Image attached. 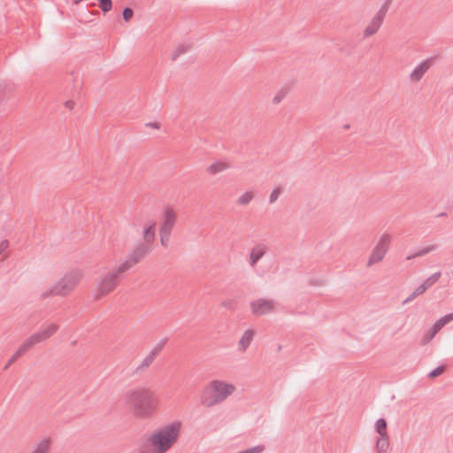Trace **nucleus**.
<instances>
[{
  "instance_id": "nucleus-1",
  "label": "nucleus",
  "mask_w": 453,
  "mask_h": 453,
  "mask_svg": "<svg viewBox=\"0 0 453 453\" xmlns=\"http://www.w3.org/2000/svg\"><path fill=\"white\" fill-rule=\"evenodd\" d=\"M181 424L175 421L165 425L151 433L142 445V453H165L177 441L180 436Z\"/></svg>"
},
{
  "instance_id": "nucleus-2",
  "label": "nucleus",
  "mask_w": 453,
  "mask_h": 453,
  "mask_svg": "<svg viewBox=\"0 0 453 453\" xmlns=\"http://www.w3.org/2000/svg\"><path fill=\"white\" fill-rule=\"evenodd\" d=\"M127 403L135 417L146 418L156 411L158 400L154 391L146 388H135L125 393Z\"/></svg>"
},
{
  "instance_id": "nucleus-3",
  "label": "nucleus",
  "mask_w": 453,
  "mask_h": 453,
  "mask_svg": "<svg viewBox=\"0 0 453 453\" xmlns=\"http://www.w3.org/2000/svg\"><path fill=\"white\" fill-rule=\"evenodd\" d=\"M235 391V386L225 380H212L203 388L200 395V403L207 408L223 403Z\"/></svg>"
},
{
  "instance_id": "nucleus-4",
  "label": "nucleus",
  "mask_w": 453,
  "mask_h": 453,
  "mask_svg": "<svg viewBox=\"0 0 453 453\" xmlns=\"http://www.w3.org/2000/svg\"><path fill=\"white\" fill-rule=\"evenodd\" d=\"M83 276L81 270H72L67 272L64 277L41 294L42 299H46L52 296H67L80 282Z\"/></svg>"
},
{
  "instance_id": "nucleus-5",
  "label": "nucleus",
  "mask_w": 453,
  "mask_h": 453,
  "mask_svg": "<svg viewBox=\"0 0 453 453\" xmlns=\"http://www.w3.org/2000/svg\"><path fill=\"white\" fill-rule=\"evenodd\" d=\"M125 273V271L120 270V265H119L107 273H103L97 280L96 298L112 292L122 280Z\"/></svg>"
},
{
  "instance_id": "nucleus-6",
  "label": "nucleus",
  "mask_w": 453,
  "mask_h": 453,
  "mask_svg": "<svg viewBox=\"0 0 453 453\" xmlns=\"http://www.w3.org/2000/svg\"><path fill=\"white\" fill-rule=\"evenodd\" d=\"M150 246L146 243H139L134 246L127 254L126 260L119 265L120 270L127 272L131 269L146 257L150 252Z\"/></svg>"
},
{
  "instance_id": "nucleus-7",
  "label": "nucleus",
  "mask_w": 453,
  "mask_h": 453,
  "mask_svg": "<svg viewBox=\"0 0 453 453\" xmlns=\"http://www.w3.org/2000/svg\"><path fill=\"white\" fill-rule=\"evenodd\" d=\"M391 238L388 234H383L378 243L373 248L372 254L367 261V266L380 262L388 250Z\"/></svg>"
},
{
  "instance_id": "nucleus-8",
  "label": "nucleus",
  "mask_w": 453,
  "mask_h": 453,
  "mask_svg": "<svg viewBox=\"0 0 453 453\" xmlns=\"http://www.w3.org/2000/svg\"><path fill=\"white\" fill-rule=\"evenodd\" d=\"M167 339L160 340L150 350V352L142 360V362L136 366L134 371V374L143 373L154 362L157 356L161 352L164 346L165 345Z\"/></svg>"
},
{
  "instance_id": "nucleus-9",
  "label": "nucleus",
  "mask_w": 453,
  "mask_h": 453,
  "mask_svg": "<svg viewBox=\"0 0 453 453\" xmlns=\"http://www.w3.org/2000/svg\"><path fill=\"white\" fill-rule=\"evenodd\" d=\"M391 3V0H387L382 6L380 8L378 12L375 14V16L372 18L371 23L366 27V28L364 30V36L365 37H370L373 35L380 27L383 19L386 16V13L388 12L389 4Z\"/></svg>"
},
{
  "instance_id": "nucleus-10",
  "label": "nucleus",
  "mask_w": 453,
  "mask_h": 453,
  "mask_svg": "<svg viewBox=\"0 0 453 453\" xmlns=\"http://www.w3.org/2000/svg\"><path fill=\"white\" fill-rule=\"evenodd\" d=\"M250 308L253 314L265 315L273 311L274 302L269 299H257L250 303Z\"/></svg>"
},
{
  "instance_id": "nucleus-11",
  "label": "nucleus",
  "mask_w": 453,
  "mask_h": 453,
  "mask_svg": "<svg viewBox=\"0 0 453 453\" xmlns=\"http://www.w3.org/2000/svg\"><path fill=\"white\" fill-rule=\"evenodd\" d=\"M176 213L172 208H166L165 210L163 221L159 227V232L171 234L176 222Z\"/></svg>"
},
{
  "instance_id": "nucleus-12",
  "label": "nucleus",
  "mask_w": 453,
  "mask_h": 453,
  "mask_svg": "<svg viewBox=\"0 0 453 453\" xmlns=\"http://www.w3.org/2000/svg\"><path fill=\"white\" fill-rule=\"evenodd\" d=\"M434 62V58H427L418 64L410 74V80L411 82H418L425 73L431 68Z\"/></svg>"
},
{
  "instance_id": "nucleus-13",
  "label": "nucleus",
  "mask_w": 453,
  "mask_h": 453,
  "mask_svg": "<svg viewBox=\"0 0 453 453\" xmlns=\"http://www.w3.org/2000/svg\"><path fill=\"white\" fill-rule=\"evenodd\" d=\"M453 320V313H449L441 318H440L438 320L434 322L433 326L429 329L427 333L424 335V341L428 342L432 338L434 337V335L449 322Z\"/></svg>"
},
{
  "instance_id": "nucleus-14",
  "label": "nucleus",
  "mask_w": 453,
  "mask_h": 453,
  "mask_svg": "<svg viewBox=\"0 0 453 453\" xmlns=\"http://www.w3.org/2000/svg\"><path fill=\"white\" fill-rule=\"evenodd\" d=\"M267 250L268 247L265 243H258L255 245L250 252V265L254 267Z\"/></svg>"
},
{
  "instance_id": "nucleus-15",
  "label": "nucleus",
  "mask_w": 453,
  "mask_h": 453,
  "mask_svg": "<svg viewBox=\"0 0 453 453\" xmlns=\"http://www.w3.org/2000/svg\"><path fill=\"white\" fill-rule=\"evenodd\" d=\"M58 329V326L55 323H52L46 327L42 328L39 332L35 333V335L38 342H42L53 335Z\"/></svg>"
},
{
  "instance_id": "nucleus-16",
  "label": "nucleus",
  "mask_w": 453,
  "mask_h": 453,
  "mask_svg": "<svg viewBox=\"0 0 453 453\" xmlns=\"http://www.w3.org/2000/svg\"><path fill=\"white\" fill-rule=\"evenodd\" d=\"M255 335V331L252 329H247L243 334L242 335L241 339L238 342V349L241 352H245L248 349V347L250 345L251 342L253 341Z\"/></svg>"
},
{
  "instance_id": "nucleus-17",
  "label": "nucleus",
  "mask_w": 453,
  "mask_h": 453,
  "mask_svg": "<svg viewBox=\"0 0 453 453\" xmlns=\"http://www.w3.org/2000/svg\"><path fill=\"white\" fill-rule=\"evenodd\" d=\"M436 249V245H428L422 249L413 250L410 251L409 255L406 257V260H411L415 257L425 256L432 251H434Z\"/></svg>"
},
{
  "instance_id": "nucleus-18",
  "label": "nucleus",
  "mask_w": 453,
  "mask_h": 453,
  "mask_svg": "<svg viewBox=\"0 0 453 453\" xmlns=\"http://www.w3.org/2000/svg\"><path fill=\"white\" fill-rule=\"evenodd\" d=\"M40 343L36 339L35 334L27 338L24 342L18 349V355H24L27 351L33 348L34 345Z\"/></svg>"
},
{
  "instance_id": "nucleus-19",
  "label": "nucleus",
  "mask_w": 453,
  "mask_h": 453,
  "mask_svg": "<svg viewBox=\"0 0 453 453\" xmlns=\"http://www.w3.org/2000/svg\"><path fill=\"white\" fill-rule=\"evenodd\" d=\"M191 48V44L189 43H182L179 44L174 50H173L171 54V59L173 61L176 60L180 55L187 53Z\"/></svg>"
},
{
  "instance_id": "nucleus-20",
  "label": "nucleus",
  "mask_w": 453,
  "mask_h": 453,
  "mask_svg": "<svg viewBox=\"0 0 453 453\" xmlns=\"http://www.w3.org/2000/svg\"><path fill=\"white\" fill-rule=\"evenodd\" d=\"M155 223H152L150 226H147L143 231V243H146L149 246H150V243H152L155 239Z\"/></svg>"
},
{
  "instance_id": "nucleus-21",
  "label": "nucleus",
  "mask_w": 453,
  "mask_h": 453,
  "mask_svg": "<svg viewBox=\"0 0 453 453\" xmlns=\"http://www.w3.org/2000/svg\"><path fill=\"white\" fill-rule=\"evenodd\" d=\"M228 167H229V165L226 163L222 162V161H217V162H214L213 164H211L208 167V172L211 174H216V173H221V172L226 170Z\"/></svg>"
},
{
  "instance_id": "nucleus-22",
  "label": "nucleus",
  "mask_w": 453,
  "mask_h": 453,
  "mask_svg": "<svg viewBox=\"0 0 453 453\" xmlns=\"http://www.w3.org/2000/svg\"><path fill=\"white\" fill-rule=\"evenodd\" d=\"M389 442L388 435H380L376 441V449L379 453L384 452L388 449Z\"/></svg>"
},
{
  "instance_id": "nucleus-23",
  "label": "nucleus",
  "mask_w": 453,
  "mask_h": 453,
  "mask_svg": "<svg viewBox=\"0 0 453 453\" xmlns=\"http://www.w3.org/2000/svg\"><path fill=\"white\" fill-rule=\"evenodd\" d=\"M254 198V192L253 191H246L242 196H239L237 199V203L239 205H247L249 204L252 199Z\"/></svg>"
},
{
  "instance_id": "nucleus-24",
  "label": "nucleus",
  "mask_w": 453,
  "mask_h": 453,
  "mask_svg": "<svg viewBox=\"0 0 453 453\" xmlns=\"http://www.w3.org/2000/svg\"><path fill=\"white\" fill-rule=\"evenodd\" d=\"M50 449V440L44 439L40 441L31 453H48Z\"/></svg>"
},
{
  "instance_id": "nucleus-25",
  "label": "nucleus",
  "mask_w": 453,
  "mask_h": 453,
  "mask_svg": "<svg viewBox=\"0 0 453 453\" xmlns=\"http://www.w3.org/2000/svg\"><path fill=\"white\" fill-rule=\"evenodd\" d=\"M375 429L379 435L387 434V422L384 418H379L375 424Z\"/></svg>"
},
{
  "instance_id": "nucleus-26",
  "label": "nucleus",
  "mask_w": 453,
  "mask_h": 453,
  "mask_svg": "<svg viewBox=\"0 0 453 453\" xmlns=\"http://www.w3.org/2000/svg\"><path fill=\"white\" fill-rule=\"evenodd\" d=\"M440 277H441V272H436L434 274H432L430 277H428L422 284L426 288H429L439 280Z\"/></svg>"
},
{
  "instance_id": "nucleus-27",
  "label": "nucleus",
  "mask_w": 453,
  "mask_h": 453,
  "mask_svg": "<svg viewBox=\"0 0 453 453\" xmlns=\"http://www.w3.org/2000/svg\"><path fill=\"white\" fill-rule=\"evenodd\" d=\"M100 9L105 13L111 10V0H98Z\"/></svg>"
},
{
  "instance_id": "nucleus-28",
  "label": "nucleus",
  "mask_w": 453,
  "mask_h": 453,
  "mask_svg": "<svg viewBox=\"0 0 453 453\" xmlns=\"http://www.w3.org/2000/svg\"><path fill=\"white\" fill-rule=\"evenodd\" d=\"M282 190L280 188H274L271 194H270V196H269V203H273L277 201V199L279 198L280 195L281 194Z\"/></svg>"
},
{
  "instance_id": "nucleus-29",
  "label": "nucleus",
  "mask_w": 453,
  "mask_h": 453,
  "mask_svg": "<svg viewBox=\"0 0 453 453\" xmlns=\"http://www.w3.org/2000/svg\"><path fill=\"white\" fill-rule=\"evenodd\" d=\"M160 242L162 246L167 247L170 240L171 234H165L159 232Z\"/></svg>"
},
{
  "instance_id": "nucleus-30",
  "label": "nucleus",
  "mask_w": 453,
  "mask_h": 453,
  "mask_svg": "<svg viewBox=\"0 0 453 453\" xmlns=\"http://www.w3.org/2000/svg\"><path fill=\"white\" fill-rule=\"evenodd\" d=\"M443 372H444V367L440 365V366H437L436 368L433 369L429 372L428 376L430 378H435V377L441 375Z\"/></svg>"
},
{
  "instance_id": "nucleus-31",
  "label": "nucleus",
  "mask_w": 453,
  "mask_h": 453,
  "mask_svg": "<svg viewBox=\"0 0 453 453\" xmlns=\"http://www.w3.org/2000/svg\"><path fill=\"white\" fill-rule=\"evenodd\" d=\"M221 306L223 308L228 309V310H234L235 307V301L234 299H228L225 300L221 303Z\"/></svg>"
},
{
  "instance_id": "nucleus-32",
  "label": "nucleus",
  "mask_w": 453,
  "mask_h": 453,
  "mask_svg": "<svg viewBox=\"0 0 453 453\" xmlns=\"http://www.w3.org/2000/svg\"><path fill=\"white\" fill-rule=\"evenodd\" d=\"M123 19L126 20V21H129L133 15H134V12L133 10L130 8V7H126L124 10H123Z\"/></svg>"
},
{
  "instance_id": "nucleus-33",
  "label": "nucleus",
  "mask_w": 453,
  "mask_h": 453,
  "mask_svg": "<svg viewBox=\"0 0 453 453\" xmlns=\"http://www.w3.org/2000/svg\"><path fill=\"white\" fill-rule=\"evenodd\" d=\"M21 355H18V351H16L12 357L9 359L7 364L4 366V369H7L12 364H13L19 357H20Z\"/></svg>"
},
{
  "instance_id": "nucleus-34",
  "label": "nucleus",
  "mask_w": 453,
  "mask_h": 453,
  "mask_svg": "<svg viewBox=\"0 0 453 453\" xmlns=\"http://www.w3.org/2000/svg\"><path fill=\"white\" fill-rule=\"evenodd\" d=\"M9 248V242L7 240H4L0 242V256L4 254Z\"/></svg>"
},
{
  "instance_id": "nucleus-35",
  "label": "nucleus",
  "mask_w": 453,
  "mask_h": 453,
  "mask_svg": "<svg viewBox=\"0 0 453 453\" xmlns=\"http://www.w3.org/2000/svg\"><path fill=\"white\" fill-rule=\"evenodd\" d=\"M418 296V295L413 291L412 293H411L405 299L404 301L403 302V303H408L411 301H413L415 298H417Z\"/></svg>"
},
{
  "instance_id": "nucleus-36",
  "label": "nucleus",
  "mask_w": 453,
  "mask_h": 453,
  "mask_svg": "<svg viewBox=\"0 0 453 453\" xmlns=\"http://www.w3.org/2000/svg\"><path fill=\"white\" fill-rule=\"evenodd\" d=\"M418 296V295L413 291L412 293H411L405 299L404 301L403 302V303H408L411 301H413L415 298H417Z\"/></svg>"
},
{
  "instance_id": "nucleus-37",
  "label": "nucleus",
  "mask_w": 453,
  "mask_h": 453,
  "mask_svg": "<svg viewBox=\"0 0 453 453\" xmlns=\"http://www.w3.org/2000/svg\"><path fill=\"white\" fill-rule=\"evenodd\" d=\"M283 98H284V94L279 93L273 97V104H280Z\"/></svg>"
},
{
  "instance_id": "nucleus-38",
  "label": "nucleus",
  "mask_w": 453,
  "mask_h": 453,
  "mask_svg": "<svg viewBox=\"0 0 453 453\" xmlns=\"http://www.w3.org/2000/svg\"><path fill=\"white\" fill-rule=\"evenodd\" d=\"M427 288L423 285L421 284L420 286H418L414 291L418 295H422Z\"/></svg>"
},
{
  "instance_id": "nucleus-39",
  "label": "nucleus",
  "mask_w": 453,
  "mask_h": 453,
  "mask_svg": "<svg viewBox=\"0 0 453 453\" xmlns=\"http://www.w3.org/2000/svg\"><path fill=\"white\" fill-rule=\"evenodd\" d=\"M64 105L69 110H73L74 108L75 103L73 100H67L65 102Z\"/></svg>"
},
{
  "instance_id": "nucleus-40",
  "label": "nucleus",
  "mask_w": 453,
  "mask_h": 453,
  "mask_svg": "<svg viewBox=\"0 0 453 453\" xmlns=\"http://www.w3.org/2000/svg\"><path fill=\"white\" fill-rule=\"evenodd\" d=\"M146 127H150L158 129L160 127V125L157 122H149L146 124Z\"/></svg>"
},
{
  "instance_id": "nucleus-41",
  "label": "nucleus",
  "mask_w": 453,
  "mask_h": 453,
  "mask_svg": "<svg viewBox=\"0 0 453 453\" xmlns=\"http://www.w3.org/2000/svg\"><path fill=\"white\" fill-rule=\"evenodd\" d=\"M444 216H447V213L446 212H440L437 217H444Z\"/></svg>"
},
{
  "instance_id": "nucleus-42",
  "label": "nucleus",
  "mask_w": 453,
  "mask_h": 453,
  "mask_svg": "<svg viewBox=\"0 0 453 453\" xmlns=\"http://www.w3.org/2000/svg\"><path fill=\"white\" fill-rule=\"evenodd\" d=\"M8 256H9V255H8L7 253H5V254H4V257H3L1 260H4L5 258H7V257H8Z\"/></svg>"
},
{
  "instance_id": "nucleus-43",
  "label": "nucleus",
  "mask_w": 453,
  "mask_h": 453,
  "mask_svg": "<svg viewBox=\"0 0 453 453\" xmlns=\"http://www.w3.org/2000/svg\"><path fill=\"white\" fill-rule=\"evenodd\" d=\"M344 128H346V129L349 128V125H345Z\"/></svg>"
}]
</instances>
